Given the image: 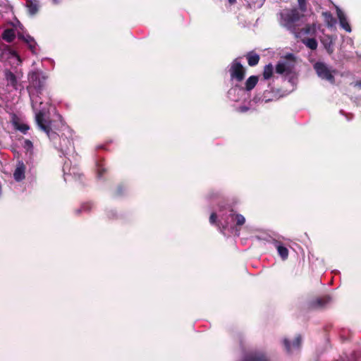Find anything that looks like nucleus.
Returning a JSON list of instances; mask_svg holds the SVG:
<instances>
[{
  "label": "nucleus",
  "instance_id": "f257e3e1",
  "mask_svg": "<svg viewBox=\"0 0 361 361\" xmlns=\"http://www.w3.org/2000/svg\"><path fill=\"white\" fill-rule=\"evenodd\" d=\"M47 77L39 71H33L29 73L28 80L30 87H27L30 97L32 102V106L35 114V121L40 130H43L49 138H53L55 135L51 128V121L47 118L46 114L47 109L42 105V102L38 95H35L32 87L36 90H40L44 85Z\"/></svg>",
  "mask_w": 361,
  "mask_h": 361
},
{
  "label": "nucleus",
  "instance_id": "f03ea898",
  "mask_svg": "<svg viewBox=\"0 0 361 361\" xmlns=\"http://www.w3.org/2000/svg\"><path fill=\"white\" fill-rule=\"evenodd\" d=\"M296 64L295 56L288 54L281 58L275 68L276 73L282 75L293 87L297 84L298 78V73L295 68Z\"/></svg>",
  "mask_w": 361,
  "mask_h": 361
},
{
  "label": "nucleus",
  "instance_id": "7ed1b4c3",
  "mask_svg": "<svg viewBox=\"0 0 361 361\" xmlns=\"http://www.w3.org/2000/svg\"><path fill=\"white\" fill-rule=\"evenodd\" d=\"M16 34L28 45L32 53L36 54V42L34 38L23 33V26L19 21L13 24V28L6 29L2 34V38L7 42H11L15 39Z\"/></svg>",
  "mask_w": 361,
  "mask_h": 361
},
{
  "label": "nucleus",
  "instance_id": "20e7f679",
  "mask_svg": "<svg viewBox=\"0 0 361 361\" xmlns=\"http://www.w3.org/2000/svg\"><path fill=\"white\" fill-rule=\"evenodd\" d=\"M300 18L299 13L295 9L283 10L280 13L279 23L281 25L292 30L293 29V23Z\"/></svg>",
  "mask_w": 361,
  "mask_h": 361
},
{
  "label": "nucleus",
  "instance_id": "39448f33",
  "mask_svg": "<svg viewBox=\"0 0 361 361\" xmlns=\"http://www.w3.org/2000/svg\"><path fill=\"white\" fill-rule=\"evenodd\" d=\"M0 60L7 61L11 66H18L21 64L22 60L19 55L8 46L0 49Z\"/></svg>",
  "mask_w": 361,
  "mask_h": 361
},
{
  "label": "nucleus",
  "instance_id": "423d86ee",
  "mask_svg": "<svg viewBox=\"0 0 361 361\" xmlns=\"http://www.w3.org/2000/svg\"><path fill=\"white\" fill-rule=\"evenodd\" d=\"M314 68L317 75L322 80H326L331 83L334 82V71L322 62H317L314 65Z\"/></svg>",
  "mask_w": 361,
  "mask_h": 361
},
{
  "label": "nucleus",
  "instance_id": "0eeeda50",
  "mask_svg": "<svg viewBox=\"0 0 361 361\" xmlns=\"http://www.w3.org/2000/svg\"><path fill=\"white\" fill-rule=\"evenodd\" d=\"M231 76L233 79H236L238 81H241L245 76V68L238 61V59L233 61L230 69Z\"/></svg>",
  "mask_w": 361,
  "mask_h": 361
},
{
  "label": "nucleus",
  "instance_id": "6e6552de",
  "mask_svg": "<svg viewBox=\"0 0 361 361\" xmlns=\"http://www.w3.org/2000/svg\"><path fill=\"white\" fill-rule=\"evenodd\" d=\"M318 28L319 26L315 23L307 25L304 28L301 29L300 31L295 35V37L302 38L305 37V35H307L314 37Z\"/></svg>",
  "mask_w": 361,
  "mask_h": 361
},
{
  "label": "nucleus",
  "instance_id": "1a4fd4ad",
  "mask_svg": "<svg viewBox=\"0 0 361 361\" xmlns=\"http://www.w3.org/2000/svg\"><path fill=\"white\" fill-rule=\"evenodd\" d=\"M11 123L15 129L20 131L23 134H25L30 129L29 126L24 123L20 118L16 115L12 116Z\"/></svg>",
  "mask_w": 361,
  "mask_h": 361
},
{
  "label": "nucleus",
  "instance_id": "9d476101",
  "mask_svg": "<svg viewBox=\"0 0 361 361\" xmlns=\"http://www.w3.org/2000/svg\"><path fill=\"white\" fill-rule=\"evenodd\" d=\"M337 17L339 20L341 27L344 29L346 32H350L351 27L348 22L347 17L343 11L338 6H336Z\"/></svg>",
  "mask_w": 361,
  "mask_h": 361
},
{
  "label": "nucleus",
  "instance_id": "9b49d317",
  "mask_svg": "<svg viewBox=\"0 0 361 361\" xmlns=\"http://www.w3.org/2000/svg\"><path fill=\"white\" fill-rule=\"evenodd\" d=\"M283 343L285 345L286 350L288 353H292L294 350L299 348L301 343V338L299 336L295 337L292 343H290L287 339H284Z\"/></svg>",
  "mask_w": 361,
  "mask_h": 361
},
{
  "label": "nucleus",
  "instance_id": "f8f14e48",
  "mask_svg": "<svg viewBox=\"0 0 361 361\" xmlns=\"http://www.w3.org/2000/svg\"><path fill=\"white\" fill-rule=\"evenodd\" d=\"M5 78L7 81V84L11 86L14 89H17L18 80L16 76L10 71H5Z\"/></svg>",
  "mask_w": 361,
  "mask_h": 361
},
{
  "label": "nucleus",
  "instance_id": "ddd939ff",
  "mask_svg": "<svg viewBox=\"0 0 361 361\" xmlns=\"http://www.w3.org/2000/svg\"><path fill=\"white\" fill-rule=\"evenodd\" d=\"M13 176L17 181H20L25 178V166L23 162H19L17 165Z\"/></svg>",
  "mask_w": 361,
  "mask_h": 361
},
{
  "label": "nucleus",
  "instance_id": "4468645a",
  "mask_svg": "<svg viewBox=\"0 0 361 361\" xmlns=\"http://www.w3.org/2000/svg\"><path fill=\"white\" fill-rule=\"evenodd\" d=\"M302 42L309 49L315 50L317 48V42L314 37H304L301 38Z\"/></svg>",
  "mask_w": 361,
  "mask_h": 361
},
{
  "label": "nucleus",
  "instance_id": "2eb2a0df",
  "mask_svg": "<svg viewBox=\"0 0 361 361\" xmlns=\"http://www.w3.org/2000/svg\"><path fill=\"white\" fill-rule=\"evenodd\" d=\"M322 44H324L325 49L326 51L331 54L333 52V44H334V39L331 37L327 36L326 37L323 38L321 39Z\"/></svg>",
  "mask_w": 361,
  "mask_h": 361
},
{
  "label": "nucleus",
  "instance_id": "dca6fc26",
  "mask_svg": "<svg viewBox=\"0 0 361 361\" xmlns=\"http://www.w3.org/2000/svg\"><path fill=\"white\" fill-rule=\"evenodd\" d=\"M322 15H323V16L324 18V21L326 23L328 27H333L336 25V21L333 18V16H331V14L330 13H329V12H324L322 13Z\"/></svg>",
  "mask_w": 361,
  "mask_h": 361
},
{
  "label": "nucleus",
  "instance_id": "f3484780",
  "mask_svg": "<svg viewBox=\"0 0 361 361\" xmlns=\"http://www.w3.org/2000/svg\"><path fill=\"white\" fill-rule=\"evenodd\" d=\"M245 361H267V360L262 353H252L247 357Z\"/></svg>",
  "mask_w": 361,
  "mask_h": 361
},
{
  "label": "nucleus",
  "instance_id": "a211bd4d",
  "mask_svg": "<svg viewBox=\"0 0 361 361\" xmlns=\"http://www.w3.org/2000/svg\"><path fill=\"white\" fill-rule=\"evenodd\" d=\"M274 69L273 66L269 63L265 66L263 72V77L265 80L271 78L274 75Z\"/></svg>",
  "mask_w": 361,
  "mask_h": 361
},
{
  "label": "nucleus",
  "instance_id": "6ab92c4d",
  "mask_svg": "<svg viewBox=\"0 0 361 361\" xmlns=\"http://www.w3.org/2000/svg\"><path fill=\"white\" fill-rule=\"evenodd\" d=\"M258 81V78L257 76L252 75L250 76L245 82V87L247 90H251L255 87L257 82Z\"/></svg>",
  "mask_w": 361,
  "mask_h": 361
},
{
  "label": "nucleus",
  "instance_id": "aec40b11",
  "mask_svg": "<svg viewBox=\"0 0 361 361\" xmlns=\"http://www.w3.org/2000/svg\"><path fill=\"white\" fill-rule=\"evenodd\" d=\"M248 64L251 66H255L258 63L259 60V55L256 54L250 53L247 54Z\"/></svg>",
  "mask_w": 361,
  "mask_h": 361
},
{
  "label": "nucleus",
  "instance_id": "412c9836",
  "mask_svg": "<svg viewBox=\"0 0 361 361\" xmlns=\"http://www.w3.org/2000/svg\"><path fill=\"white\" fill-rule=\"evenodd\" d=\"M230 216H231V220L235 221L236 224L238 226H241V225L244 224V223L245 222V217L241 214L233 213V214H231L230 215Z\"/></svg>",
  "mask_w": 361,
  "mask_h": 361
},
{
  "label": "nucleus",
  "instance_id": "4be33fe9",
  "mask_svg": "<svg viewBox=\"0 0 361 361\" xmlns=\"http://www.w3.org/2000/svg\"><path fill=\"white\" fill-rule=\"evenodd\" d=\"M276 248H277L279 255L283 259H286L288 258V250L286 247L279 244V245H277Z\"/></svg>",
  "mask_w": 361,
  "mask_h": 361
},
{
  "label": "nucleus",
  "instance_id": "5701e85b",
  "mask_svg": "<svg viewBox=\"0 0 361 361\" xmlns=\"http://www.w3.org/2000/svg\"><path fill=\"white\" fill-rule=\"evenodd\" d=\"M27 7L29 9V12L31 14H35L38 10V6H37V3H34L32 1L28 3Z\"/></svg>",
  "mask_w": 361,
  "mask_h": 361
},
{
  "label": "nucleus",
  "instance_id": "b1692460",
  "mask_svg": "<svg viewBox=\"0 0 361 361\" xmlns=\"http://www.w3.org/2000/svg\"><path fill=\"white\" fill-rule=\"evenodd\" d=\"M23 147L25 148V149L27 152H30V153H32V149H33V145H32V142L29 140H25L24 141V144H23Z\"/></svg>",
  "mask_w": 361,
  "mask_h": 361
},
{
  "label": "nucleus",
  "instance_id": "393cba45",
  "mask_svg": "<svg viewBox=\"0 0 361 361\" xmlns=\"http://www.w3.org/2000/svg\"><path fill=\"white\" fill-rule=\"evenodd\" d=\"M298 5H299L300 8L303 11H305L306 0H298Z\"/></svg>",
  "mask_w": 361,
  "mask_h": 361
},
{
  "label": "nucleus",
  "instance_id": "a878e982",
  "mask_svg": "<svg viewBox=\"0 0 361 361\" xmlns=\"http://www.w3.org/2000/svg\"><path fill=\"white\" fill-rule=\"evenodd\" d=\"M216 214L212 213L210 216L209 221L211 224H213L216 223Z\"/></svg>",
  "mask_w": 361,
  "mask_h": 361
},
{
  "label": "nucleus",
  "instance_id": "bb28decb",
  "mask_svg": "<svg viewBox=\"0 0 361 361\" xmlns=\"http://www.w3.org/2000/svg\"><path fill=\"white\" fill-rule=\"evenodd\" d=\"M67 168H68V166L66 164H65L64 165V167H63V172H64V175H68V174H71V170L68 169V171H67Z\"/></svg>",
  "mask_w": 361,
  "mask_h": 361
},
{
  "label": "nucleus",
  "instance_id": "cd10ccee",
  "mask_svg": "<svg viewBox=\"0 0 361 361\" xmlns=\"http://www.w3.org/2000/svg\"><path fill=\"white\" fill-rule=\"evenodd\" d=\"M237 90H238V89H236V88L232 89V90H229L228 94L231 95L233 93H235Z\"/></svg>",
  "mask_w": 361,
  "mask_h": 361
},
{
  "label": "nucleus",
  "instance_id": "c85d7f7f",
  "mask_svg": "<svg viewBox=\"0 0 361 361\" xmlns=\"http://www.w3.org/2000/svg\"><path fill=\"white\" fill-rule=\"evenodd\" d=\"M247 109L246 107H241V108H240V111L244 112V111H247Z\"/></svg>",
  "mask_w": 361,
  "mask_h": 361
},
{
  "label": "nucleus",
  "instance_id": "c756f323",
  "mask_svg": "<svg viewBox=\"0 0 361 361\" xmlns=\"http://www.w3.org/2000/svg\"><path fill=\"white\" fill-rule=\"evenodd\" d=\"M228 1L231 3V4H233L235 1V0H228Z\"/></svg>",
  "mask_w": 361,
  "mask_h": 361
},
{
  "label": "nucleus",
  "instance_id": "7c9ffc66",
  "mask_svg": "<svg viewBox=\"0 0 361 361\" xmlns=\"http://www.w3.org/2000/svg\"><path fill=\"white\" fill-rule=\"evenodd\" d=\"M53 2H54V4H58L59 1L58 0H53Z\"/></svg>",
  "mask_w": 361,
  "mask_h": 361
},
{
  "label": "nucleus",
  "instance_id": "2f4dec72",
  "mask_svg": "<svg viewBox=\"0 0 361 361\" xmlns=\"http://www.w3.org/2000/svg\"><path fill=\"white\" fill-rule=\"evenodd\" d=\"M357 86H359L360 87H361V82H358V83L357 84Z\"/></svg>",
  "mask_w": 361,
  "mask_h": 361
},
{
  "label": "nucleus",
  "instance_id": "473e14b6",
  "mask_svg": "<svg viewBox=\"0 0 361 361\" xmlns=\"http://www.w3.org/2000/svg\"><path fill=\"white\" fill-rule=\"evenodd\" d=\"M326 300H330V298L329 297H326Z\"/></svg>",
  "mask_w": 361,
  "mask_h": 361
}]
</instances>
